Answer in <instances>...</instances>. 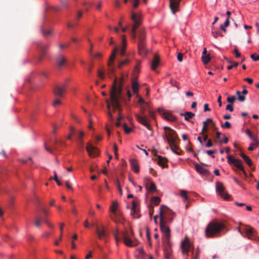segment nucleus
I'll return each mask as SVG.
<instances>
[{"mask_svg": "<svg viewBox=\"0 0 259 259\" xmlns=\"http://www.w3.org/2000/svg\"><path fill=\"white\" fill-rule=\"evenodd\" d=\"M123 81V77H121L119 80H117L116 78L114 79L110 95L111 102L113 109L118 111L117 121H120V120L123 118V116L121 114L122 109L120 104V100L122 99L121 92Z\"/></svg>", "mask_w": 259, "mask_h": 259, "instance_id": "obj_1", "label": "nucleus"}, {"mask_svg": "<svg viewBox=\"0 0 259 259\" xmlns=\"http://www.w3.org/2000/svg\"><path fill=\"white\" fill-rule=\"evenodd\" d=\"M160 219V227H165L172 220V212L165 206H161L159 210V216H155L154 220L157 223V219Z\"/></svg>", "mask_w": 259, "mask_h": 259, "instance_id": "obj_2", "label": "nucleus"}, {"mask_svg": "<svg viewBox=\"0 0 259 259\" xmlns=\"http://www.w3.org/2000/svg\"><path fill=\"white\" fill-rule=\"evenodd\" d=\"M181 248L183 254L188 255L189 252L192 253V259H198L199 254L200 253V249L197 248L195 254H194V246L193 244L190 241L187 236H186L181 243Z\"/></svg>", "mask_w": 259, "mask_h": 259, "instance_id": "obj_3", "label": "nucleus"}, {"mask_svg": "<svg viewBox=\"0 0 259 259\" xmlns=\"http://www.w3.org/2000/svg\"><path fill=\"white\" fill-rule=\"evenodd\" d=\"M140 108L141 113V114H136V118L139 122L146 127L148 130L151 131L152 130V126L149 123V120L145 114L146 111L148 112V110H150L149 105L147 102L141 104L140 105Z\"/></svg>", "mask_w": 259, "mask_h": 259, "instance_id": "obj_4", "label": "nucleus"}, {"mask_svg": "<svg viewBox=\"0 0 259 259\" xmlns=\"http://www.w3.org/2000/svg\"><path fill=\"white\" fill-rule=\"evenodd\" d=\"M118 204L117 201H113L110 206L112 212L111 218L117 225H124V220L120 213L117 211Z\"/></svg>", "mask_w": 259, "mask_h": 259, "instance_id": "obj_5", "label": "nucleus"}, {"mask_svg": "<svg viewBox=\"0 0 259 259\" xmlns=\"http://www.w3.org/2000/svg\"><path fill=\"white\" fill-rule=\"evenodd\" d=\"M163 128L165 131L168 130V132H166L165 136H163V139L166 140L169 144H171L175 145L178 138L176 131L168 126H164Z\"/></svg>", "mask_w": 259, "mask_h": 259, "instance_id": "obj_6", "label": "nucleus"}, {"mask_svg": "<svg viewBox=\"0 0 259 259\" xmlns=\"http://www.w3.org/2000/svg\"><path fill=\"white\" fill-rule=\"evenodd\" d=\"M131 19L133 22V25L131 29V32L132 37L134 39L136 38V30L141 24V16L135 13H132Z\"/></svg>", "mask_w": 259, "mask_h": 259, "instance_id": "obj_7", "label": "nucleus"}, {"mask_svg": "<svg viewBox=\"0 0 259 259\" xmlns=\"http://www.w3.org/2000/svg\"><path fill=\"white\" fill-rule=\"evenodd\" d=\"M238 231L243 236H246L248 238H251L255 235V232L253 228H237Z\"/></svg>", "mask_w": 259, "mask_h": 259, "instance_id": "obj_8", "label": "nucleus"}, {"mask_svg": "<svg viewBox=\"0 0 259 259\" xmlns=\"http://www.w3.org/2000/svg\"><path fill=\"white\" fill-rule=\"evenodd\" d=\"M223 228H206L205 235L207 237H212L220 233Z\"/></svg>", "mask_w": 259, "mask_h": 259, "instance_id": "obj_9", "label": "nucleus"}, {"mask_svg": "<svg viewBox=\"0 0 259 259\" xmlns=\"http://www.w3.org/2000/svg\"><path fill=\"white\" fill-rule=\"evenodd\" d=\"M216 191L224 199L227 200L229 199V196L228 194L225 191V187L222 183L220 182H216Z\"/></svg>", "mask_w": 259, "mask_h": 259, "instance_id": "obj_10", "label": "nucleus"}, {"mask_svg": "<svg viewBox=\"0 0 259 259\" xmlns=\"http://www.w3.org/2000/svg\"><path fill=\"white\" fill-rule=\"evenodd\" d=\"M95 233L101 240L106 241L109 236V233L105 228H96Z\"/></svg>", "mask_w": 259, "mask_h": 259, "instance_id": "obj_11", "label": "nucleus"}, {"mask_svg": "<svg viewBox=\"0 0 259 259\" xmlns=\"http://www.w3.org/2000/svg\"><path fill=\"white\" fill-rule=\"evenodd\" d=\"M158 112L159 114L166 120L174 122L175 121L177 120V118L175 116H174L172 114H171L170 113L165 111L163 109H158Z\"/></svg>", "mask_w": 259, "mask_h": 259, "instance_id": "obj_12", "label": "nucleus"}, {"mask_svg": "<svg viewBox=\"0 0 259 259\" xmlns=\"http://www.w3.org/2000/svg\"><path fill=\"white\" fill-rule=\"evenodd\" d=\"M117 51V48L116 47H115L110 58H109V61L108 64V69L109 72L111 73H113L114 71V68L113 66V62L115 58L116 54Z\"/></svg>", "mask_w": 259, "mask_h": 259, "instance_id": "obj_13", "label": "nucleus"}, {"mask_svg": "<svg viewBox=\"0 0 259 259\" xmlns=\"http://www.w3.org/2000/svg\"><path fill=\"white\" fill-rule=\"evenodd\" d=\"M131 215L134 218H139L140 217L138 203L135 200L132 201V207L131 211Z\"/></svg>", "mask_w": 259, "mask_h": 259, "instance_id": "obj_14", "label": "nucleus"}, {"mask_svg": "<svg viewBox=\"0 0 259 259\" xmlns=\"http://www.w3.org/2000/svg\"><path fill=\"white\" fill-rule=\"evenodd\" d=\"M181 0H169V8L173 14L179 11L180 2Z\"/></svg>", "mask_w": 259, "mask_h": 259, "instance_id": "obj_15", "label": "nucleus"}, {"mask_svg": "<svg viewBox=\"0 0 259 259\" xmlns=\"http://www.w3.org/2000/svg\"><path fill=\"white\" fill-rule=\"evenodd\" d=\"M37 45L40 50L38 59L39 61H40L42 59L43 57L45 56L46 53H47L49 46L47 45H44L41 42L38 43Z\"/></svg>", "mask_w": 259, "mask_h": 259, "instance_id": "obj_16", "label": "nucleus"}, {"mask_svg": "<svg viewBox=\"0 0 259 259\" xmlns=\"http://www.w3.org/2000/svg\"><path fill=\"white\" fill-rule=\"evenodd\" d=\"M65 89L66 85L65 84L60 85H56L54 89V93L57 96L62 97Z\"/></svg>", "mask_w": 259, "mask_h": 259, "instance_id": "obj_17", "label": "nucleus"}, {"mask_svg": "<svg viewBox=\"0 0 259 259\" xmlns=\"http://www.w3.org/2000/svg\"><path fill=\"white\" fill-rule=\"evenodd\" d=\"M87 150L90 156L95 157L99 154L98 149L90 144L87 145Z\"/></svg>", "mask_w": 259, "mask_h": 259, "instance_id": "obj_18", "label": "nucleus"}, {"mask_svg": "<svg viewBox=\"0 0 259 259\" xmlns=\"http://www.w3.org/2000/svg\"><path fill=\"white\" fill-rule=\"evenodd\" d=\"M121 235L123 239L124 243L125 245L128 246H132L133 245L132 238L129 237L128 235L126 232H121Z\"/></svg>", "mask_w": 259, "mask_h": 259, "instance_id": "obj_19", "label": "nucleus"}, {"mask_svg": "<svg viewBox=\"0 0 259 259\" xmlns=\"http://www.w3.org/2000/svg\"><path fill=\"white\" fill-rule=\"evenodd\" d=\"M35 225L36 226H48L49 227H52V225L47 219L39 220L37 219L35 222Z\"/></svg>", "mask_w": 259, "mask_h": 259, "instance_id": "obj_20", "label": "nucleus"}, {"mask_svg": "<svg viewBox=\"0 0 259 259\" xmlns=\"http://www.w3.org/2000/svg\"><path fill=\"white\" fill-rule=\"evenodd\" d=\"M139 54L141 56H145L147 54V50L145 48V43L138 44Z\"/></svg>", "mask_w": 259, "mask_h": 259, "instance_id": "obj_21", "label": "nucleus"}, {"mask_svg": "<svg viewBox=\"0 0 259 259\" xmlns=\"http://www.w3.org/2000/svg\"><path fill=\"white\" fill-rule=\"evenodd\" d=\"M138 44L145 43L146 35L145 32L143 29L139 31L138 34Z\"/></svg>", "mask_w": 259, "mask_h": 259, "instance_id": "obj_22", "label": "nucleus"}, {"mask_svg": "<svg viewBox=\"0 0 259 259\" xmlns=\"http://www.w3.org/2000/svg\"><path fill=\"white\" fill-rule=\"evenodd\" d=\"M195 168L196 171L202 175L205 176L209 174V171L207 169L203 168L197 163L195 164Z\"/></svg>", "mask_w": 259, "mask_h": 259, "instance_id": "obj_23", "label": "nucleus"}, {"mask_svg": "<svg viewBox=\"0 0 259 259\" xmlns=\"http://www.w3.org/2000/svg\"><path fill=\"white\" fill-rule=\"evenodd\" d=\"M246 134L249 136V137L252 140L253 142V144L255 147H257L259 146V142L257 141L256 137H255L252 134L251 132L247 129L245 132Z\"/></svg>", "mask_w": 259, "mask_h": 259, "instance_id": "obj_24", "label": "nucleus"}, {"mask_svg": "<svg viewBox=\"0 0 259 259\" xmlns=\"http://www.w3.org/2000/svg\"><path fill=\"white\" fill-rule=\"evenodd\" d=\"M227 224L224 223L219 222L217 220H213L209 223L207 227H226Z\"/></svg>", "mask_w": 259, "mask_h": 259, "instance_id": "obj_25", "label": "nucleus"}, {"mask_svg": "<svg viewBox=\"0 0 259 259\" xmlns=\"http://www.w3.org/2000/svg\"><path fill=\"white\" fill-rule=\"evenodd\" d=\"M130 165L131 166L132 169L134 171V172L137 173L139 171V165L137 161V160L135 159H131L130 160Z\"/></svg>", "mask_w": 259, "mask_h": 259, "instance_id": "obj_26", "label": "nucleus"}, {"mask_svg": "<svg viewBox=\"0 0 259 259\" xmlns=\"http://www.w3.org/2000/svg\"><path fill=\"white\" fill-rule=\"evenodd\" d=\"M159 64V58L157 55L154 56V58L151 64V69L153 70L156 69Z\"/></svg>", "mask_w": 259, "mask_h": 259, "instance_id": "obj_27", "label": "nucleus"}, {"mask_svg": "<svg viewBox=\"0 0 259 259\" xmlns=\"http://www.w3.org/2000/svg\"><path fill=\"white\" fill-rule=\"evenodd\" d=\"M171 253V247L168 242L164 249V254L166 258H168Z\"/></svg>", "mask_w": 259, "mask_h": 259, "instance_id": "obj_28", "label": "nucleus"}, {"mask_svg": "<svg viewBox=\"0 0 259 259\" xmlns=\"http://www.w3.org/2000/svg\"><path fill=\"white\" fill-rule=\"evenodd\" d=\"M180 115L184 116L185 119L187 121H189L190 119L192 118L195 116V114L191 112H186L184 113H181Z\"/></svg>", "mask_w": 259, "mask_h": 259, "instance_id": "obj_29", "label": "nucleus"}, {"mask_svg": "<svg viewBox=\"0 0 259 259\" xmlns=\"http://www.w3.org/2000/svg\"><path fill=\"white\" fill-rule=\"evenodd\" d=\"M234 162H235L233 164L236 166L237 167V168H238L239 169H240L241 171H243V172L244 173V174L245 175H246V172L244 170V167L243 166V165H242L241 164V161L238 159H236V160H233Z\"/></svg>", "mask_w": 259, "mask_h": 259, "instance_id": "obj_30", "label": "nucleus"}, {"mask_svg": "<svg viewBox=\"0 0 259 259\" xmlns=\"http://www.w3.org/2000/svg\"><path fill=\"white\" fill-rule=\"evenodd\" d=\"M57 64L58 67H61L63 66L66 62V58L63 56H59L57 59Z\"/></svg>", "mask_w": 259, "mask_h": 259, "instance_id": "obj_31", "label": "nucleus"}, {"mask_svg": "<svg viewBox=\"0 0 259 259\" xmlns=\"http://www.w3.org/2000/svg\"><path fill=\"white\" fill-rule=\"evenodd\" d=\"M161 231L163 233V235L167 239L170 237V230L169 228H159Z\"/></svg>", "mask_w": 259, "mask_h": 259, "instance_id": "obj_32", "label": "nucleus"}, {"mask_svg": "<svg viewBox=\"0 0 259 259\" xmlns=\"http://www.w3.org/2000/svg\"><path fill=\"white\" fill-rule=\"evenodd\" d=\"M122 46L120 51V55L122 56H125L126 41L124 35L122 36Z\"/></svg>", "mask_w": 259, "mask_h": 259, "instance_id": "obj_33", "label": "nucleus"}, {"mask_svg": "<svg viewBox=\"0 0 259 259\" xmlns=\"http://www.w3.org/2000/svg\"><path fill=\"white\" fill-rule=\"evenodd\" d=\"M167 160L166 158L161 156H158V163L159 165L164 167Z\"/></svg>", "mask_w": 259, "mask_h": 259, "instance_id": "obj_34", "label": "nucleus"}, {"mask_svg": "<svg viewBox=\"0 0 259 259\" xmlns=\"http://www.w3.org/2000/svg\"><path fill=\"white\" fill-rule=\"evenodd\" d=\"M139 87L138 83L136 81L133 80L132 82V90L134 94L138 95Z\"/></svg>", "mask_w": 259, "mask_h": 259, "instance_id": "obj_35", "label": "nucleus"}, {"mask_svg": "<svg viewBox=\"0 0 259 259\" xmlns=\"http://www.w3.org/2000/svg\"><path fill=\"white\" fill-rule=\"evenodd\" d=\"M131 62V60L128 58H126L123 61L119 62L118 68L121 69L123 66L128 64Z\"/></svg>", "mask_w": 259, "mask_h": 259, "instance_id": "obj_36", "label": "nucleus"}, {"mask_svg": "<svg viewBox=\"0 0 259 259\" xmlns=\"http://www.w3.org/2000/svg\"><path fill=\"white\" fill-rule=\"evenodd\" d=\"M236 94L237 96V99L241 102H243L245 100V97L241 94V93L239 91H237L236 92Z\"/></svg>", "mask_w": 259, "mask_h": 259, "instance_id": "obj_37", "label": "nucleus"}, {"mask_svg": "<svg viewBox=\"0 0 259 259\" xmlns=\"http://www.w3.org/2000/svg\"><path fill=\"white\" fill-rule=\"evenodd\" d=\"M201 59L204 64H207L210 60V55H202Z\"/></svg>", "mask_w": 259, "mask_h": 259, "instance_id": "obj_38", "label": "nucleus"}, {"mask_svg": "<svg viewBox=\"0 0 259 259\" xmlns=\"http://www.w3.org/2000/svg\"><path fill=\"white\" fill-rule=\"evenodd\" d=\"M180 196L184 198V201L188 200L187 192L185 190H181L180 192Z\"/></svg>", "mask_w": 259, "mask_h": 259, "instance_id": "obj_39", "label": "nucleus"}, {"mask_svg": "<svg viewBox=\"0 0 259 259\" xmlns=\"http://www.w3.org/2000/svg\"><path fill=\"white\" fill-rule=\"evenodd\" d=\"M170 83L172 86L177 88L178 90L180 89L179 83L177 81L173 79H171L170 80Z\"/></svg>", "mask_w": 259, "mask_h": 259, "instance_id": "obj_40", "label": "nucleus"}, {"mask_svg": "<svg viewBox=\"0 0 259 259\" xmlns=\"http://www.w3.org/2000/svg\"><path fill=\"white\" fill-rule=\"evenodd\" d=\"M113 234L115 237V239L117 242H119L120 240V237L119 236L118 231L117 230L115 229L113 231Z\"/></svg>", "mask_w": 259, "mask_h": 259, "instance_id": "obj_41", "label": "nucleus"}, {"mask_svg": "<svg viewBox=\"0 0 259 259\" xmlns=\"http://www.w3.org/2000/svg\"><path fill=\"white\" fill-rule=\"evenodd\" d=\"M236 97L234 96L228 97L227 99V101L229 103V104L233 105L236 100Z\"/></svg>", "mask_w": 259, "mask_h": 259, "instance_id": "obj_42", "label": "nucleus"}, {"mask_svg": "<svg viewBox=\"0 0 259 259\" xmlns=\"http://www.w3.org/2000/svg\"><path fill=\"white\" fill-rule=\"evenodd\" d=\"M160 202V199L158 197H153L152 198V202L154 203L156 205L159 204Z\"/></svg>", "mask_w": 259, "mask_h": 259, "instance_id": "obj_43", "label": "nucleus"}, {"mask_svg": "<svg viewBox=\"0 0 259 259\" xmlns=\"http://www.w3.org/2000/svg\"><path fill=\"white\" fill-rule=\"evenodd\" d=\"M149 190L151 192L156 191V186L153 182H151L149 187Z\"/></svg>", "mask_w": 259, "mask_h": 259, "instance_id": "obj_44", "label": "nucleus"}, {"mask_svg": "<svg viewBox=\"0 0 259 259\" xmlns=\"http://www.w3.org/2000/svg\"><path fill=\"white\" fill-rule=\"evenodd\" d=\"M123 127L126 134H128L131 133L132 129L128 127L126 123L123 124Z\"/></svg>", "mask_w": 259, "mask_h": 259, "instance_id": "obj_45", "label": "nucleus"}, {"mask_svg": "<svg viewBox=\"0 0 259 259\" xmlns=\"http://www.w3.org/2000/svg\"><path fill=\"white\" fill-rule=\"evenodd\" d=\"M122 232H126L129 236V237L132 238V237L133 236L134 232L133 231L129 228L128 229H126L125 231H123Z\"/></svg>", "mask_w": 259, "mask_h": 259, "instance_id": "obj_46", "label": "nucleus"}, {"mask_svg": "<svg viewBox=\"0 0 259 259\" xmlns=\"http://www.w3.org/2000/svg\"><path fill=\"white\" fill-rule=\"evenodd\" d=\"M231 126V123L229 121H226L224 124H221V127L223 128H230Z\"/></svg>", "mask_w": 259, "mask_h": 259, "instance_id": "obj_47", "label": "nucleus"}, {"mask_svg": "<svg viewBox=\"0 0 259 259\" xmlns=\"http://www.w3.org/2000/svg\"><path fill=\"white\" fill-rule=\"evenodd\" d=\"M62 142L61 141L59 142L57 139H55L54 141V144L53 145V148L55 149H57L58 145L62 144Z\"/></svg>", "mask_w": 259, "mask_h": 259, "instance_id": "obj_48", "label": "nucleus"}, {"mask_svg": "<svg viewBox=\"0 0 259 259\" xmlns=\"http://www.w3.org/2000/svg\"><path fill=\"white\" fill-rule=\"evenodd\" d=\"M231 64H232V65H229L228 66H227V69L228 70H231L233 68V67H236L237 66H238V65H239V63H237V62H233L232 61V63H230Z\"/></svg>", "mask_w": 259, "mask_h": 259, "instance_id": "obj_49", "label": "nucleus"}, {"mask_svg": "<svg viewBox=\"0 0 259 259\" xmlns=\"http://www.w3.org/2000/svg\"><path fill=\"white\" fill-rule=\"evenodd\" d=\"M41 31L42 33L43 34V35L45 36H47L50 35L52 33V31L50 30H47V31H45L44 29H43V28H41Z\"/></svg>", "mask_w": 259, "mask_h": 259, "instance_id": "obj_50", "label": "nucleus"}, {"mask_svg": "<svg viewBox=\"0 0 259 259\" xmlns=\"http://www.w3.org/2000/svg\"><path fill=\"white\" fill-rule=\"evenodd\" d=\"M170 145V149L171 150V151L174 152L175 153L177 154H178L179 155L180 154L176 150V149H177L178 148L176 146V145L175 144V145H173L172 144H169Z\"/></svg>", "mask_w": 259, "mask_h": 259, "instance_id": "obj_51", "label": "nucleus"}, {"mask_svg": "<svg viewBox=\"0 0 259 259\" xmlns=\"http://www.w3.org/2000/svg\"><path fill=\"white\" fill-rule=\"evenodd\" d=\"M113 151L114 152L115 157L116 159H118V154L117 153L118 148H117V146L116 144H114Z\"/></svg>", "mask_w": 259, "mask_h": 259, "instance_id": "obj_52", "label": "nucleus"}, {"mask_svg": "<svg viewBox=\"0 0 259 259\" xmlns=\"http://www.w3.org/2000/svg\"><path fill=\"white\" fill-rule=\"evenodd\" d=\"M250 58L254 61H259V55L256 54H251Z\"/></svg>", "mask_w": 259, "mask_h": 259, "instance_id": "obj_53", "label": "nucleus"}, {"mask_svg": "<svg viewBox=\"0 0 259 259\" xmlns=\"http://www.w3.org/2000/svg\"><path fill=\"white\" fill-rule=\"evenodd\" d=\"M211 34L214 38H217L219 36H222V37L223 36V35L221 33H220L218 31H212L211 32Z\"/></svg>", "mask_w": 259, "mask_h": 259, "instance_id": "obj_54", "label": "nucleus"}, {"mask_svg": "<svg viewBox=\"0 0 259 259\" xmlns=\"http://www.w3.org/2000/svg\"><path fill=\"white\" fill-rule=\"evenodd\" d=\"M140 62H138L137 63V64L136 65L135 69H134L135 73H139L140 72Z\"/></svg>", "mask_w": 259, "mask_h": 259, "instance_id": "obj_55", "label": "nucleus"}, {"mask_svg": "<svg viewBox=\"0 0 259 259\" xmlns=\"http://www.w3.org/2000/svg\"><path fill=\"white\" fill-rule=\"evenodd\" d=\"M244 160L249 166H251L252 165V161L251 159L249 158V157L247 156V158H245V159H244Z\"/></svg>", "mask_w": 259, "mask_h": 259, "instance_id": "obj_56", "label": "nucleus"}, {"mask_svg": "<svg viewBox=\"0 0 259 259\" xmlns=\"http://www.w3.org/2000/svg\"><path fill=\"white\" fill-rule=\"evenodd\" d=\"M69 134L71 135V136L74 135L76 134V132L73 126H70L69 128Z\"/></svg>", "mask_w": 259, "mask_h": 259, "instance_id": "obj_57", "label": "nucleus"}, {"mask_svg": "<svg viewBox=\"0 0 259 259\" xmlns=\"http://www.w3.org/2000/svg\"><path fill=\"white\" fill-rule=\"evenodd\" d=\"M237 159L234 158L232 156L229 155L228 156V161L229 163L233 164L235 162H234V160H236Z\"/></svg>", "mask_w": 259, "mask_h": 259, "instance_id": "obj_58", "label": "nucleus"}, {"mask_svg": "<svg viewBox=\"0 0 259 259\" xmlns=\"http://www.w3.org/2000/svg\"><path fill=\"white\" fill-rule=\"evenodd\" d=\"M226 109L227 110L229 111L230 112H233V110H234L233 105H232V104L227 105L226 106Z\"/></svg>", "mask_w": 259, "mask_h": 259, "instance_id": "obj_59", "label": "nucleus"}, {"mask_svg": "<svg viewBox=\"0 0 259 259\" xmlns=\"http://www.w3.org/2000/svg\"><path fill=\"white\" fill-rule=\"evenodd\" d=\"M183 54L181 53H179L178 54L177 59L179 62H181L183 61Z\"/></svg>", "mask_w": 259, "mask_h": 259, "instance_id": "obj_60", "label": "nucleus"}, {"mask_svg": "<svg viewBox=\"0 0 259 259\" xmlns=\"http://www.w3.org/2000/svg\"><path fill=\"white\" fill-rule=\"evenodd\" d=\"M149 116L150 118L154 119L155 118L154 112L151 110H148Z\"/></svg>", "mask_w": 259, "mask_h": 259, "instance_id": "obj_61", "label": "nucleus"}, {"mask_svg": "<svg viewBox=\"0 0 259 259\" xmlns=\"http://www.w3.org/2000/svg\"><path fill=\"white\" fill-rule=\"evenodd\" d=\"M234 53L235 54V57L236 58H239L241 56V54L239 52L238 50L237 49H235L234 50Z\"/></svg>", "mask_w": 259, "mask_h": 259, "instance_id": "obj_62", "label": "nucleus"}, {"mask_svg": "<svg viewBox=\"0 0 259 259\" xmlns=\"http://www.w3.org/2000/svg\"><path fill=\"white\" fill-rule=\"evenodd\" d=\"M98 76L101 79H103L104 78V73L100 70L98 71Z\"/></svg>", "mask_w": 259, "mask_h": 259, "instance_id": "obj_63", "label": "nucleus"}, {"mask_svg": "<svg viewBox=\"0 0 259 259\" xmlns=\"http://www.w3.org/2000/svg\"><path fill=\"white\" fill-rule=\"evenodd\" d=\"M210 127L211 128L213 131H215L217 130L215 123L214 122L210 124Z\"/></svg>", "mask_w": 259, "mask_h": 259, "instance_id": "obj_64", "label": "nucleus"}]
</instances>
